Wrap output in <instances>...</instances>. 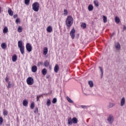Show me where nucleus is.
Wrapping results in <instances>:
<instances>
[{
    "label": "nucleus",
    "mask_w": 126,
    "mask_h": 126,
    "mask_svg": "<svg viewBox=\"0 0 126 126\" xmlns=\"http://www.w3.org/2000/svg\"><path fill=\"white\" fill-rule=\"evenodd\" d=\"M48 54V48L44 47L43 50V55L46 56Z\"/></svg>",
    "instance_id": "18"
},
{
    "label": "nucleus",
    "mask_w": 126,
    "mask_h": 126,
    "mask_svg": "<svg viewBox=\"0 0 126 126\" xmlns=\"http://www.w3.org/2000/svg\"><path fill=\"white\" fill-rule=\"evenodd\" d=\"M81 107L82 109H88V108H89V106H85V105H81Z\"/></svg>",
    "instance_id": "38"
},
{
    "label": "nucleus",
    "mask_w": 126,
    "mask_h": 126,
    "mask_svg": "<svg viewBox=\"0 0 126 126\" xmlns=\"http://www.w3.org/2000/svg\"><path fill=\"white\" fill-rule=\"evenodd\" d=\"M115 47L117 51H120V50H121V44H120V43L115 42Z\"/></svg>",
    "instance_id": "8"
},
{
    "label": "nucleus",
    "mask_w": 126,
    "mask_h": 126,
    "mask_svg": "<svg viewBox=\"0 0 126 126\" xmlns=\"http://www.w3.org/2000/svg\"><path fill=\"white\" fill-rule=\"evenodd\" d=\"M60 69V67L59 66V65L56 64L54 67V71L56 73L59 71V70Z\"/></svg>",
    "instance_id": "12"
},
{
    "label": "nucleus",
    "mask_w": 126,
    "mask_h": 126,
    "mask_svg": "<svg viewBox=\"0 0 126 126\" xmlns=\"http://www.w3.org/2000/svg\"><path fill=\"white\" fill-rule=\"evenodd\" d=\"M53 104H56L57 103V98H54L52 100Z\"/></svg>",
    "instance_id": "40"
},
{
    "label": "nucleus",
    "mask_w": 126,
    "mask_h": 126,
    "mask_svg": "<svg viewBox=\"0 0 126 126\" xmlns=\"http://www.w3.org/2000/svg\"><path fill=\"white\" fill-rule=\"evenodd\" d=\"M0 13H1V7L0 6Z\"/></svg>",
    "instance_id": "49"
},
{
    "label": "nucleus",
    "mask_w": 126,
    "mask_h": 126,
    "mask_svg": "<svg viewBox=\"0 0 126 126\" xmlns=\"http://www.w3.org/2000/svg\"><path fill=\"white\" fill-rule=\"evenodd\" d=\"M77 118L75 117H73L72 119V124H77Z\"/></svg>",
    "instance_id": "19"
},
{
    "label": "nucleus",
    "mask_w": 126,
    "mask_h": 126,
    "mask_svg": "<svg viewBox=\"0 0 126 126\" xmlns=\"http://www.w3.org/2000/svg\"><path fill=\"white\" fill-rule=\"evenodd\" d=\"M8 85L7 86V88H11V86H12V84L10 83V82H8Z\"/></svg>",
    "instance_id": "36"
},
{
    "label": "nucleus",
    "mask_w": 126,
    "mask_h": 126,
    "mask_svg": "<svg viewBox=\"0 0 126 126\" xmlns=\"http://www.w3.org/2000/svg\"><path fill=\"white\" fill-rule=\"evenodd\" d=\"M42 64V62H38V65H41Z\"/></svg>",
    "instance_id": "47"
},
{
    "label": "nucleus",
    "mask_w": 126,
    "mask_h": 126,
    "mask_svg": "<svg viewBox=\"0 0 126 126\" xmlns=\"http://www.w3.org/2000/svg\"><path fill=\"white\" fill-rule=\"evenodd\" d=\"M37 69H38V68L37 67V66L33 65L32 67V72H36V71H37Z\"/></svg>",
    "instance_id": "15"
},
{
    "label": "nucleus",
    "mask_w": 126,
    "mask_h": 126,
    "mask_svg": "<svg viewBox=\"0 0 126 126\" xmlns=\"http://www.w3.org/2000/svg\"><path fill=\"white\" fill-rule=\"evenodd\" d=\"M67 10L66 9H64V13H63V15H64L65 16H66V15H67Z\"/></svg>",
    "instance_id": "41"
},
{
    "label": "nucleus",
    "mask_w": 126,
    "mask_h": 126,
    "mask_svg": "<svg viewBox=\"0 0 126 126\" xmlns=\"http://www.w3.org/2000/svg\"><path fill=\"white\" fill-rule=\"evenodd\" d=\"M8 13L10 16H12L13 15V11L11 10V8H8Z\"/></svg>",
    "instance_id": "11"
},
{
    "label": "nucleus",
    "mask_w": 126,
    "mask_h": 126,
    "mask_svg": "<svg viewBox=\"0 0 126 126\" xmlns=\"http://www.w3.org/2000/svg\"><path fill=\"white\" fill-rule=\"evenodd\" d=\"M16 17H17V14L14 15V18H16Z\"/></svg>",
    "instance_id": "48"
},
{
    "label": "nucleus",
    "mask_w": 126,
    "mask_h": 126,
    "mask_svg": "<svg viewBox=\"0 0 126 126\" xmlns=\"http://www.w3.org/2000/svg\"><path fill=\"white\" fill-rule=\"evenodd\" d=\"M126 29V26L124 25L123 26V31H125Z\"/></svg>",
    "instance_id": "45"
},
{
    "label": "nucleus",
    "mask_w": 126,
    "mask_h": 126,
    "mask_svg": "<svg viewBox=\"0 0 126 126\" xmlns=\"http://www.w3.org/2000/svg\"><path fill=\"white\" fill-rule=\"evenodd\" d=\"M115 22L116 23L119 24L120 23V18H119L118 17H116L115 18Z\"/></svg>",
    "instance_id": "25"
},
{
    "label": "nucleus",
    "mask_w": 126,
    "mask_h": 126,
    "mask_svg": "<svg viewBox=\"0 0 126 126\" xmlns=\"http://www.w3.org/2000/svg\"><path fill=\"white\" fill-rule=\"evenodd\" d=\"M88 8L89 11H92V10H93V8H94L93 5L90 4L88 6Z\"/></svg>",
    "instance_id": "20"
},
{
    "label": "nucleus",
    "mask_w": 126,
    "mask_h": 126,
    "mask_svg": "<svg viewBox=\"0 0 126 126\" xmlns=\"http://www.w3.org/2000/svg\"><path fill=\"white\" fill-rule=\"evenodd\" d=\"M98 68H99V71L100 72H101V78H102V77H103V68L101 66H99Z\"/></svg>",
    "instance_id": "22"
},
{
    "label": "nucleus",
    "mask_w": 126,
    "mask_h": 126,
    "mask_svg": "<svg viewBox=\"0 0 126 126\" xmlns=\"http://www.w3.org/2000/svg\"><path fill=\"white\" fill-rule=\"evenodd\" d=\"M46 31L48 33H52L53 32V28L51 26H49L47 28Z\"/></svg>",
    "instance_id": "10"
},
{
    "label": "nucleus",
    "mask_w": 126,
    "mask_h": 126,
    "mask_svg": "<svg viewBox=\"0 0 126 126\" xmlns=\"http://www.w3.org/2000/svg\"><path fill=\"white\" fill-rule=\"evenodd\" d=\"M23 106H24L25 107H26V106L28 105V101H27V100L24 99L23 101Z\"/></svg>",
    "instance_id": "21"
},
{
    "label": "nucleus",
    "mask_w": 126,
    "mask_h": 126,
    "mask_svg": "<svg viewBox=\"0 0 126 126\" xmlns=\"http://www.w3.org/2000/svg\"><path fill=\"white\" fill-rule=\"evenodd\" d=\"M125 103H126V99H125V97H123L121 101V107H123V106H124V105H125Z\"/></svg>",
    "instance_id": "16"
},
{
    "label": "nucleus",
    "mask_w": 126,
    "mask_h": 126,
    "mask_svg": "<svg viewBox=\"0 0 126 126\" xmlns=\"http://www.w3.org/2000/svg\"><path fill=\"white\" fill-rule=\"evenodd\" d=\"M41 72H42L43 75H46L47 74V69L43 68Z\"/></svg>",
    "instance_id": "23"
},
{
    "label": "nucleus",
    "mask_w": 126,
    "mask_h": 126,
    "mask_svg": "<svg viewBox=\"0 0 126 126\" xmlns=\"http://www.w3.org/2000/svg\"><path fill=\"white\" fill-rule=\"evenodd\" d=\"M7 114H8V112L7 111V110H4L3 111V115L4 116H7Z\"/></svg>",
    "instance_id": "33"
},
{
    "label": "nucleus",
    "mask_w": 126,
    "mask_h": 126,
    "mask_svg": "<svg viewBox=\"0 0 126 126\" xmlns=\"http://www.w3.org/2000/svg\"><path fill=\"white\" fill-rule=\"evenodd\" d=\"M15 23H16V24H18V23H20V19H19V18H17L15 21Z\"/></svg>",
    "instance_id": "42"
},
{
    "label": "nucleus",
    "mask_w": 126,
    "mask_h": 126,
    "mask_svg": "<svg viewBox=\"0 0 126 126\" xmlns=\"http://www.w3.org/2000/svg\"><path fill=\"white\" fill-rule=\"evenodd\" d=\"M18 47L19 48L21 54L22 55H24V45H22V41L19 40L18 42Z\"/></svg>",
    "instance_id": "2"
},
{
    "label": "nucleus",
    "mask_w": 126,
    "mask_h": 126,
    "mask_svg": "<svg viewBox=\"0 0 126 126\" xmlns=\"http://www.w3.org/2000/svg\"><path fill=\"white\" fill-rule=\"evenodd\" d=\"M44 65L45 67H48L50 65V61L46 60L44 63Z\"/></svg>",
    "instance_id": "13"
},
{
    "label": "nucleus",
    "mask_w": 126,
    "mask_h": 126,
    "mask_svg": "<svg viewBox=\"0 0 126 126\" xmlns=\"http://www.w3.org/2000/svg\"><path fill=\"white\" fill-rule=\"evenodd\" d=\"M27 83L28 85H33L34 84V79L32 77H29L27 79Z\"/></svg>",
    "instance_id": "4"
},
{
    "label": "nucleus",
    "mask_w": 126,
    "mask_h": 126,
    "mask_svg": "<svg viewBox=\"0 0 126 126\" xmlns=\"http://www.w3.org/2000/svg\"><path fill=\"white\" fill-rule=\"evenodd\" d=\"M12 62L15 63L17 61V56L16 54H14L12 58Z\"/></svg>",
    "instance_id": "14"
},
{
    "label": "nucleus",
    "mask_w": 126,
    "mask_h": 126,
    "mask_svg": "<svg viewBox=\"0 0 126 126\" xmlns=\"http://www.w3.org/2000/svg\"><path fill=\"white\" fill-rule=\"evenodd\" d=\"M81 27H82L83 29H85V28H86V24H85V23H82Z\"/></svg>",
    "instance_id": "27"
},
{
    "label": "nucleus",
    "mask_w": 126,
    "mask_h": 126,
    "mask_svg": "<svg viewBox=\"0 0 126 126\" xmlns=\"http://www.w3.org/2000/svg\"><path fill=\"white\" fill-rule=\"evenodd\" d=\"M34 107H35V104L34 102H32L31 104V109H34Z\"/></svg>",
    "instance_id": "37"
},
{
    "label": "nucleus",
    "mask_w": 126,
    "mask_h": 126,
    "mask_svg": "<svg viewBox=\"0 0 126 126\" xmlns=\"http://www.w3.org/2000/svg\"><path fill=\"white\" fill-rule=\"evenodd\" d=\"M34 112L35 114H38V108L37 107H36Z\"/></svg>",
    "instance_id": "43"
},
{
    "label": "nucleus",
    "mask_w": 126,
    "mask_h": 126,
    "mask_svg": "<svg viewBox=\"0 0 126 126\" xmlns=\"http://www.w3.org/2000/svg\"><path fill=\"white\" fill-rule=\"evenodd\" d=\"M9 79H8V77H6L5 78V81L6 82H10L9 81H8Z\"/></svg>",
    "instance_id": "44"
},
{
    "label": "nucleus",
    "mask_w": 126,
    "mask_h": 126,
    "mask_svg": "<svg viewBox=\"0 0 126 126\" xmlns=\"http://www.w3.org/2000/svg\"><path fill=\"white\" fill-rule=\"evenodd\" d=\"M39 98H40V96H39V95H37L36 96L37 101H39Z\"/></svg>",
    "instance_id": "46"
},
{
    "label": "nucleus",
    "mask_w": 126,
    "mask_h": 126,
    "mask_svg": "<svg viewBox=\"0 0 126 126\" xmlns=\"http://www.w3.org/2000/svg\"><path fill=\"white\" fill-rule=\"evenodd\" d=\"M22 27L21 26H19L18 28V32H19V33H21V32H22Z\"/></svg>",
    "instance_id": "29"
},
{
    "label": "nucleus",
    "mask_w": 126,
    "mask_h": 126,
    "mask_svg": "<svg viewBox=\"0 0 126 126\" xmlns=\"http://www.w3.org/2000/svg\"><path fill=\"white\" fill-rule=\"evenodd\" d=\"M2 123H3V118L2 117H0V126L2 125Z\"/></svg>",
    "instance_id": "34"
},
{
    "label": "nucleus",
    "mask_w": 126,
    "mask_h": 126,
    "mask_svg": "<svg viewBox=\"0 0 126 126\" xmlns=\"http://www.w3.org/2000/svg\"><path fill=\"white\" fill-rule=\"evenodd\" d=\"M32 9L34 11L36 12L39 11V7H40V4L38 2H34L32 5Z\"/></svg>",
    "instance_id": "3"
},
{
    "label": "nucleus",
    "mask_w": 126,
    "mask_h": 126,
    "mask_svg": "<svg viewBox=\"0 0 126 126\" xmlns=\"http://www.w3.org/2000/svg\"><path fill=\"white\" fill-rule=\"evenodd\" d=\"M107 121L110 125L113 124V122H114V117H113V115H110L109 116V117L107 118Z\"/></svg>",
    "instance_id": "7"
},
{
    "label": "nucleus",
    "mask_w": 126,
    "mask_h": 126,
    "mask_svg": "<svg viewBox=\"0 0 126 126\" xmlns=\"http://www.w3.org/2000/svg\"><path fill=\"white\" fill-rule=\"evenodd\" d=\"M49 69H52V67L51 66L49 67Z\"/></svg>",
    "instance_id": "50"
},
{
    "label": "nucleus",
    "mask_w": 126,
    "mask_h": 126,
    "mask_svg": "<svg viewBox=\"0 0 126 126\" xmlns=\"http://www.w3.org/2000/svg\"><path fill=\"white\" fill-rule=\"evenodd\" d=\"M46 105L48 107H49V106H51V100H50L49 99H47Z\"/></svg>",
    "instance_id": "31"
},
{
    "label": "nucleus",
    "mask_w": 126,
    "mask_h": 126,
    "mask_svg": "<svg viewBox=\"0 0 126 126\" xmlns=\"http://www.w3.org/2000/svg\"><path fill=\"white\" fill-rule=\"evenodd\" d=\"M30 2V0H25V3L27 5H28Z\"/></svg>",
    "instance_id": "39"
},
{
    "label": "nucleus",
    "mask_w": 126,
    "mask_h": 126,
    "mask_svg": "<svg viewBox=\"0 0 126 126\" xmlns=\"http://www.w3.org/2000/svg\"><path fill=\"white\" fill-rule=\"evenodd\" d=\"M8 31V29H7V27H5V28H4L3 30V33L5 34V33H7Z\"/></svg>",
    "instance_id": "26"
},
{
    "label": "nucleus",
    "mask_w": 126,
    "mask_h": 126,
    "mask_svg": "<svg viewBox=\"0 0 126 126\" xmlns=\"http://www.w3.org/2000/svg\"><path fill=\"white\" fill-rule=\"evenodd\" d=\"M115 106V104L113 103H110L108 106L109 108H113Z\"/></svg>",
    "instance_id": "35"
},
{
    "label": "nucleus",
    "mask_w": 126,
    "mask_h": 126,
    "mask_svg": "<svg viewBox=\"0 0 126 126\" xmlns=\"http://www.w3.org/2000/svg\"><path fill=\"white\" fill-rule=\"evenodd\" d=\"M70 36H71V39H74L75 38V30H74V28L71 30L70 32Z\"/></svg>",
    "instance_id": "5"
},
{
    "label": "nucleus",
    "mask_w": 126,
    "mask_h": 126,
    "mask_svg": "<svg viewBox=\"0 0 126 126\" xmlns=\"http://www.w3.org/2000/svg\"><path fill=\"white\" fill-rule=\"evenodd\" d=\"M6 47L7 46L6 45V44L5 43H2L1 44V48L4 50V49H6Z\"/></svg>",
    "instance_id": "17"
},
{
    "label": "nucleus",
    "mask_w": 126,
    "mask_h": 126,
    "mask_svg": "<svg viewBox=\"0 0 126 126\" xmlns=\"http://www.w3.org/2000/svg\"><path fill=\"white\" fill-rule=\"evenodd\" d=\"M66 25L67 29H70V27L72 26L73 24V18L71 16H67L66 20Z\"/></svg>",
    "instance_id": "1"
},
{
    "label": "nucleus",
    "mask_w": 126,
    "mask_h": 126,
    "mask_svg": "<svg viewBox=\"0 0 126 126\" xmlns=\"http://www.w3.org/2000/svg\"><path fill=\"white\" fill-rule=\"evenodd\" d=\"M88 84L90 85V87H93V86H94V84H93V82L92 81H89Z\"/></svg>",
    "instance_id": "28"
},
{
    "label": "nucleus",
    "mask_w": 126,
    "mask_h": 126,
    "mask_svg": "<svg viewBox=\"0 0 126 126\" xmlns=\"http://www.w3.org/2000/svg\"><path fill=\"white\" fill-rule=\"evenodd\" d=\"M71 125H72V119H71V117H69L67 119V125L69 126Z\"/></svg>",
    "instance_id": "9"
},
{
    "label": "nucleus",
    "mask_w": 126,
    "mask_h": 126,
    "mask_svg": "<svg viewBox=\"0 0 126 126\" xmlns=\"http://www.w3.org/2000/svg\"><path fill=\"white\" fill-rule=\"evenodd\" d=\"M26 48L27 51L30 53V52L32 51V45H31V44L30 43H27L26 45Z\"/></svg>",
    "instance_id": "6"
},
{
    "label": "nucleus",
    "mask_w": 126,
    "mask_h": 126,
    "mask_svg": "<svg viewBox=\"0 0 126 126\" xmlns=\"http://www.w3.org/2000/svg\"><path fill=\"white\" fill-rule=\"evenodd\" d=\"M94 3L96 7H98V6H99V2L96 0L94 1Z\"/></svg>",
    "instance_id": "24"
},
{
    "label": "nucleus",
    "mask_w": 126,
    "mask_h": 126,
    "mask_svg": "<svg viewBox=\"0 0 126 126\" xmlns=\"http://www.w3.org/2000/svg\"><path fill=\"white\" fill-rule=\"evenodd\" d=\"M103 22L104 23H107V17H106L105 16H103Z\"/></svg>",
    "instance_id": "32"
},
{
    "label": "nucleus",
    "mask_w": 126,
    "mask_h": 126,
    "mask_svg": "<svg viewBox=\"0 0 126 126\" xmlns=\"http://www.w3.org/2000/svg\"><path fill=\"white\" fill-rule=\"evenodd\" d=\"M66 99H67L68 102H69V103H73V101H72V100H71V99H70V98H69V97L67 96Z\"/></svg>",
    "instance_id": "30"
}]
</instances>
